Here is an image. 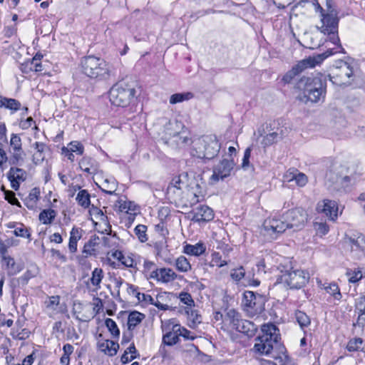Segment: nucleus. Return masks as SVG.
<instances>
[{"label": "nucleus", "instance_id": "f257e3e1", "mask_svg": "<svg viewBox=\"0 0 365 365\" xmlns=\"http://www.w3.org/2000/svg\"><path fill=\"white\" fill-rule=\"evenodd\" d=\"M315 12L319 14V23L317 29L323 34L328 36L329 40L336 47L329 48L324 53L329 51H336L333 54L340 52L343 49L338 35L339 17L331 0H315Z\"/></svg>", "mask_w": 365, "mask_h": 365}, {"label": "nucleus", "instance_id": "f03ea898", "mask_svg": "<svg viewBox=\"0 0 365 365\" xmlns=\"http://www.w3.org/2000/svg\"><path fill=\"white\" fill-rule=\"evenodd\" d=\"M261 331L262 334L255 339L252 351L256 355L277 358L280 339L278 328L273 324H266L262 326Z\"/></svg>", "mask_w": 365, "mask_h": 365}, {"label": "nucleus", "instance_id": "7ed1b4c3", "mask_svg": "<svg viewBox=\"0 0 365 365\" xmlns=\"http://www.w3.org/2000/svg\"><path fill=\"white\" fill-rule=\"evenodd\" d=\"M277 269L279 273L274 285L283 284L286 288L299 289L309 282V274L303 269H294L289 261L280 264Z\"/></svg>", "mask_w": 365, "mask_h": 365}, {"label": "nucleus", "instance_id": "20e7f679", "mask_svg": "<svg viewBox=\"0 0 365 365\" xmlns=\"http://www.w3.org/2000/svg\"><path fill=\"white\" fill-rule=\"evenodd\" d=\"M299 89L307 101L317 103L323 101L326 95V77L322 74L314 76L302 77L297 83Z\"/></svg>", "mask_w": 365, "mask_h": 365}, {"label": "nucleus", "instance_id": "39448f33", "mask_svg": "<svg viewBox=\"0 0 365 365\" xmlns=\"http://www.w3.org/2000/svg\"><path fill=\"white\" fill-rule=\"evenodd\" d=\"M83 72L89 78L107 80L115 76L112 66L104 59L93 56L84 57L81 60Z\"/></svg>", "mask_w": 365, "mask_h": 365}, {"label": "nucleus", "instance_id": "423d86ee", "mask_svg": "<svg viewBox=\"0 0 365 365\" xmlns=\"http://www.w3.org/2000/svg\"><path fill=\"white\" fill-rule=\"evenodd\" d=\"M135 90L125 82L115 84L109 91L110 103L119 107H126L133 100Z\"/></svg>", "mask_w": 365, "mask_h": 365}, {"label": "nucleus", "instance_id": "0eeeda50", "mask_svg": "<svg viewBox=\"0 0 365 365\" xmlns=\"http://www.w3.org/2000/svg\"><path fill=\"white\" fill-rule=\"evenodd\" d=\"M354 76L353 67L344 61L336 62L329 74L332 83L339 86L349 85L354 81Z\"/></svg>", "mask_w": 365, "mask_h": 365}, {"label": "nucleus", "instance_id": "6e6552de", "mask_svg": "<svg viewBox=\"0 0 365 365\" xmlns=\"http://www.w3.org/2000/svg\"><path fill=\"white\" fill-rule=\"evenodd\" d=\"M335 51H329V53H322L315 56H309L299 62H298L292 68L287 72L282 78V81L285 83H289L292 80L305 68H314L317 65L320 64L325 58L332 56Z\"/></svg>", "mask_w": 365, "mask_h": 365}, {"label": "nucleus", "instance_id": "1a4fd4ad", "mask_svg": "<svg viewBox=\"0 0 365 365\" xmlns=\"http://www.w3.org/2000/svg\"><path fill=\"white\" fill-rule=\"evenodd\" d=\"M264 298L252 291H245L243 294L242 306L247 315L252 317L264 310Z\"/></svg>", "mask_w": 365, "mask_h": 365}, {"label": "nucleus", "instance_id": "9d476101", "mask_svg": "<svg viewBox=\"0 0 365 365\" xmlns=\"http://www.w3.org/2000/svg\"><path fill=\"white\" fill-rule=\"evenodd\" d=\"M197 148H204L205 151H199V153H194L199 159L211 160L219 153L220 145L216 137H206L204 139L197 140Z\"/></svg>", "mask_w": 365, "mask_h": 365}, {"label": "nucleus", "instance_id": "9b49d317", "mask_svg": "<svg viewBox=\"0 0 365 365\" xmlns=\"http://www.w3.org/2000/svg\"><path fill=\"white\" fill-rule=\"evenodd\" d=\"M282 219L285 220L287 229L297 231L304 227L307 220V214L303 208L297 207L287 211L283 215Z\"/></svg>", "mask_w": 365, "mask_h": 365}, {"label": "nucleus", "instance_id": "f8f14e48", "mask_svg": "<svg viewBox=\"0 0 365 365\" xmlns=\"http://www.w3.org/2000/svg\"><path fill=\"white\" fill-rule=\"evenodd\" d=\"M235 165L233 158H224L217 165L214 166L212 175L210 177L212 182L215 183L231 175V172Z\"/></svg>", "mask_w": 365, "mask_h": 365}, {"label": "nucleus", "instance_id": "ddd939ff", "mask_svg": "<svg viewBox=\"0 0 365 365\" xmlns=\"http://www.w3.org/2000/svg\"><path fill=\"white\" fill-rule=\"evenodd\" d=\"M318 212L324 214L329 220L334 221L338 217V205L336 201L328 199L318 202L317 206Z\"/></svg>", "mask_w": 365, "mask_h": 365}, {"label": "nucleus", "instance_id": "4468645a", "mask_svg": "<svg viewBox=\"0 0 365 365\" xmlns=\"http://www.w3.org/2000/svg\"><path fill=\"white\" fill-rule=\"evenodd\" d=\"M177 274L170 268H156L149 275L150 279L156 280L158 282L168 284L175 280Z\"/></svg>", "mask_w": 365, "mask_h": 365}, {"label": "nucleus", "instance_id": "2eb2a0df", "mask_svg": "<svg viewBox=\"0 0 365 365\" xmlns=\"http://www.w3.org/2000/svg\"><path fill=\"white\" fill-rule=\"evenodd\" d=\"M287 226L284 219L282 220L276 217H269L263 223L264 230L270 235L282 233L287 229Z\"/></svg>", "mask_w": 365, "mask_h": 365}, {"label": "nucleus", "instance_id": "dca6fc26", "mask_svg": "<svg viewBox=\"0 0 365 365\" xmlns=\"http://www.w3.org/2000/svg\"><path fill=\"white\" fill-rule=\"evenodd\" d=\"M178 312L187 317V325L192 329L197 327L202 322V316L198 311L190 307H181Z\"/></svg>", "mask_w": 365, "mask_h": 365}, {"label": "nucleus", "instance_id": "f3484780", "mask_svg": "<svg viewBox=\"0 0 365 365\" xmlns=\"http://www.w3.org/2000/svg\"><path fill=\"white\" fill-rule=\"evenodd\" d=\"M213 218V210L207 205H200L192 212V220L194 222H209Z\"/></svg>", "mask_w": 365, "mask_h": 365}, {"label": "nucleus", "instance_id": "a211bd4d", "mask_svg": "<svg viewBox=\"0 0 365 365\" xmlns=\"http://www.w3.org/2000/svg\"><path fill=\"white\" fill-rule=\"evenodd\" d=\"M7 177L11 182V187L18 190L19 188V181H24L26 178L25 170L19 168H11L7 173Z\"/></svg>", "mask_w": 365, "mask_h": 365}, {"label": "nucleus", "instance_id": "6ab92c4d", "mask_svg": "<svg viewBox=\"0 0 365 365\" xmlns=\"http://www.w3.org/2000/svg\"><path fill=\"white\" fill-rule=\"evenodd\" d=\"M188 186V174L182 173L178 176L173 178L171 182L168 186L169 193H175L176 190H182Z\"/></svg>", "mask_w": 365, "mask_h": 365}, {"label": "nucleus", "instance_id": "aec40b11", "mask_svg": "<svg viewBox=\"0 0 365 365\" xmlns=\"http://www.w3.org/2000/svg\"><path fill=\"white\" fill-rule=\"evenodd\" d=\"M241 319V314L235 309H230L224 314L223 324L227 329H235Z\"/></svg>", "mask_w": 365, "mask_h": 365}, {"label": "nucleus", "instance_id": "412c9836", "mask_svg": "<svg viewBox=\"0 0 365 365\" xmlns=\"http://www.w3.org/2000/svg\"><path fill=\"white\" fill-rule=\"evenodd\" d=\"M115 207L120 212H124L130 215H135L139 211L138 206L133 202L120 198L115 203Z\"/></svg>", "mask_w": 365, "mask_h": 365}, {"label": "nucleus", "instance_id": "4be33fe9", "mask_svg": "<svg viewBox=\"0 0 365 365\" xmlns=\"http://www.w3.org/2000/svg\"><path fill=\"white\" fill-rule=\"evenodd\" d=\"M79 168L88 175H95L98 171V163L90 157H83L79 162Z\"/></svg>", "mask_w": 365, "mask_h": 365}, {"label": "nucleus", "instance_id": "5701e85b", "mask_svg": "<svg viewBox=\"0 0 365 365\" xmlns=\"http://www.w3.org/2000/svg\"><path fill=\"white\" fill-rule=\"evenodd\" d=\"M112 257L116 259L122 265L128 268H135L137 261L131 255H125L120 250H115L112 253Z\"/></svg>", "mask_w": 365, "mask_h": 365}, {"label": "nucleus", "instance_id": "b1692460", "mask_svg": "<svg viewBox=\"0 0 365 365\" xmlns=\"http://www.w3.org/2000/svg\"><path fill=\"white\" fill-rule=\"evenodd\" d=\"M98 347L105 354L113 356L117 354L119 344L111 340H102L98 341Z\"/></svg>", "mask_w": 365, "mask_h": 365}, {"label": "nucleus", "instance_id": "393cba45", "mask_svg": "<svg viewBox=\"0 0 365 365\" xmlns=\"http://www.w3.org/2000/svg\"><path fill=\"white\" fill-rule=\"evenodd\" d=\"M83 230L80 227H73L70 232L68 242V250L74 254L77 252L78 242L81 239Z\"/></svg>", "mask_w": 365, "mask_h": 365}, {"label": "nucleus", "instance_id": "a878e982", "mask_svg": "<svg viewBox=\"0 0 365 365\" xmlns=\"http://www.w3.org/2000/svg\"><path fill=\"white\" fill-rule=\"evenodd\" d=\"M184 128L182 123L178 120L169 121L165 126V135L168 136V139L175 138L180 133V130Z\"/></svg>", "mask_w": 365, "mask_h": 365}, {"label": "nucleus", "instance_id": "bb28decb", "mask_svg": "<svg viewBox=\"0 0 365 365\" xmlns=\"http://www.w3.org/2000/svg\"><path fill=\"white\" fill-rule=\"evenodd\" d=\"M41 191L38 187L31 190L29 195L24 199V204L29 210H34L37 207L38 201L40 199Z\"/></svg>", "mask_w": 365, "mask_h": 365}, {"label": "nucleus", "instance_id": "cd10ccee", "mask_svg": "<svg viewBox=\"0 0 365 365\" xmlns=\"http://www.w3.org/2000/svg\"><path fill=\"white\" fill-rule=\"evenodd\" d=\"M355 309L358 313L356 323L359 327H364L365 325V296L356 299Z\"/></svg>", "mask_w": 365, "mask_h": 365}, {"label": "nucleus", "instance_id": "c85d7f7f", "mask_svg": "<svg viewBox=\"0 0 365 365\" xmlns=\"http://www.w3.org/2000/svg\"><path fill=\"white\" fill-rule=\"evenodd\" d=\"M321 288L324 289L334 300L341 301L342 295L339 286L336 283H324L322 284Z\"/></svg>", "mask_w": 365, "mask_h": 365}, {"label": "nucleus", "instance_id": "c756f323", "mask_svg": "<svg viewBox=\"0 0 365 365\" xmlns=\"http://www.w3.org/2000/svg\"><path fill=\"white\" fill-rule=\"evenodd\" d=\"M256 329L257 328L254 323L250 321L242 319L235 330L245 334L248 336H251L254 334Z\"/></svg>", "mask_w": 365, "mask_h": 365}, {"label": "nucleus", "instance_id": "7c9ffc66", "mask_svg": "<svg viewBox=\"0 0 365 365\" xmlns=\"http://www.w3.org/2000/svg\"><path fill=\"white\" fill-rule=\"evenodd\" d=\"M187 197L189 203L191 206L197 204L203 199V195L201 194L200 187L197 184L195 185V187H191L187 190Z\"/></svg>", "mask_w": 365, "mask_h": 365}, {"label": "nucleus", "instance_id": "2f4dec72", "mask_svg": "<svg viewBox=\"0 0 365 365\" xmlns=\"http://www.w3.org/2000/svg\"><path fill=\"white\" fill-rule=\"evenodd\" d=\"M0 108H4L16 112L21 108V103L14 98H8L0 96Z\"/></svg>", "mask_w": 365, "mask_h": 365}, {"label": "nucleus", "instance_id": "473e14b6", "mask_svg": "<svg viewBox=\"0 0 365 365\" xmlns=\"http://www.w3.org/2000/svg\"><path fill=\"white\" fill-rule=\"evenodd\" d=\"M205 246L203 243L198 242L195 245H186L184 247V252L189 255L200 256L205 252Z\"/></svg>", "mask_w": 365, "mask_h": 365}, {"label": "nucleus", "instance_id": "72a5a7b5", "mask_svg": "<svg viewBox=\"0 0 365 365\" xmlns=\"http://www.w3.org/2000/svg\"><path fill=\"white\" fill-rule=\"evenodd\" d=\"M174 266L180 272H187L192 268L188 259L182 255L175 259Z\"/></svg>", "mask_w": 365, "mask_h": 365}, {"label": "nucleus", "instance_id": "f704fd0d", "mask_svg": "<svg viewBox=\"0 0 365 365\" xmlns=\"http://www.w3.org/2000/svg\"><path fill=\"white\" fill-rule=\"evenodd\" d=\"M145 318V315L138 312H131L128 319V328L129 330H133Z\"/></svg>", "mask_w": 365, "mask_h": 365}, {"label": "nucleus", "instance_id": "c9c22d12", "mask_svg": "<svg viewBox=\"0 0 365 365\" xmlns=\"http://www.w3.org/2000/svg\"><path fill=\"white\" fill-rule=\"evenodd\" d=\"M104 277L103 271L101 268H95L91 273V277L90 279L91 283L98 290L101 289V283Z\"/></svg>", "mask_w": 365, "mask_h": 365}, {"label": "nucleus", "instance_id": "e433bc0d", "mask_svg": "<svg viewBox=\"0 0 365 365\" xmlns=\"http://www.w3.org/2000/svg\"><path fill=\"white\" fill-rule=\"evenodd\" d=\"M90 198V194L86 190H81L76 195V200L80 206L88 208L91 205Z\"/></svg>", "mask_w": 365, "mask_h": 365}, {"label": "nucleus", "instance_id": "4c0bfd02", "mask_svg": "<svg viewBox=\"0 0 365 365\" xmlns=\"http://www.w3.org/2000/svg\"><path fill=\"white\" fill-rule=\"evenodd\" d=\"M194 97L191 92L178 93L173 94L170 98V103L176 104L183 101H189Z\"/></svg>", "mask_w": 365, "mask_h": 365}, {"label": "nucleus", "instance_id": "58836bf2", "mask_svg": "<svg viewBox=\"0 0 365 365\" xmlns=\"http://www.w3.org/2000/svg\"><path fill=\"white\" fill-rule=\"evenodd\" d=\"M89 213L92 220H96L106 224L108 223V217L100 208L93 205L89 210Z\"/></svg>", "mask_w": 365, "mask_h": 365}, {"label": "nucleus", "instance_id": "ea45409f", "mask_svg": "<svg viewBox=\"0 0 365 365\" xmlns=\"http://www.w3.org/2000/svg\"><path fill=\"white\" fill-rule=\"evenodd\" d=\"M56 217V212L52 209L43 210L39 214V220L44 225H48L52 222Z\"/></svg>", "mask_w": 365, "mask_h": 365}, {"label": "nucleus", "instance_id": "a19ab883", "mask_svg": "<svg viewBox=\"0 0 365 365\" xmlns=\"http://www.w3.org/2000/svg\"><path fill=\"white\" fill-rule=\"evenodd\" d=\"M170 293L165 292L164 294H158L156 299H154V303L152 304L155 306L158 309L166 311L170 309V306L164 302Z\"/></svg>", "mask_w": 365, "mask_h": 365}, {"label": "nucleus", "instance_id": "79ce46f5", "mask_svg": "<svg viewBox=\"0 0 365 365\" xmlns=\"http://www.w3.org/2000/svg\"><path fill=\"white\" fill-rule=\"evenodd\" d=\"M74 347L70 344H66L63 346V354L60 359L62 365H70V356L73 353Z\"/></svg>", "mask_w": 365, "mask_h": 365}, {"label": "nucleus", "instance_id": "37998d69", "mask_svg": "<svg viewBox=\"0 0 365 365\" xmlns=\"http://www.w3.org/2000/svg\"><path fill=\"white\" fill-rule=\"evenodd\" d=\"M100 187L103 192L108 195H113L115 192L116 183L113 179H105Z\"/></svg>", "mask_w": 365, "mask_h": 365}, {"label": "nucleus", "instance_id": "c03bdc74", "mask_svg": "<svg viewBox=\"0 0 365 365\" xmlns=\"http://www.w3.org/2000/svg\"><path fill=\"white\" fill-rule=\"evenodd\" d=\"M14 235L16 237L26 238L31 240V229L26 227L24 225L19 223V226L13 232Z\"/></svg>", "mask_w": 365, "mask_h": 365}, {"label": "nucleus", "instance_id": "a18cd8bd", "mask_svg": "<svg viewBox=\"0 0 365 365\" xmlns=\"http://www.w3.org/2000/svg\"><path fill=\"white\" fill-rule=\"evenodd\" d=\"M280 138V135L277 132L269 133L263 136L261 143L265 147L270 146L277 143Z\"/></svg>", "mask_w": 365, "mask_h": 365}, {"label": "nucleus", "instance_id": "49530a36", "mask_svg": "<svg viewBox=\"0 0 365 365\" xmlns=\"http://www.w3.org/2000/svg\"><path fill=\"white\" fill-rule=\"evenodd\" d=\"M179 340V334L178 331H175L173 328L171 331L165 334L163 337V341L165 344L172 346L175 344Z\"/></svg>", "mask_w": 365, "mask_h": 365}, {"label": "nucleus", "instance_id": "de8ad7c7", "mask_svg": "<svg viewBox=\"0 0 365 365\" xmlns=\"http://www.w3.org/2000/svg\"><path fill=\"white\" fill-rule=\"evenodd\" d=\"M59 305L60 297L58 295L51 296L48 298V300L46 302V308L53 312H62V310H58Z\"/></svg>", "mask_w": 365, "mask_h": 365}, {"label": "nucleus", "instance_id": "09e8293b", "mask_svg": "<svg viewBox=\"0 0 365 365\" xmlns=\"http://www.w3.org/2000/svg\"><path fill=\"white\" fill-rule=\"evenodd\" d=\"M352 250H359L365 256V236L359 235L356 239L351 240Z\"/></svg>", "mask_w": 365, "mask_h": 365}, {"label": "nucleus", "instance_id": "8fccbe9b", "mask_svg": "<svg viewBox=\"0 0 365 365\" xmlns=\"http://www.w3.org/2000/svg\"><path fill=\"white\" fill-rule=\"evenodd\" d=\"M83 150L84 148L83 145L78 141H72L67 147H63L62 148V152L71 151L73 153H76L78 155H82L83 153Z\"/></svg>", "mask_w": 365, "mask_h": 365}, {"label": "nucleus", "instance_id": "3c124183", "mask_svg": "<svg viewBox=\"0 0 365 365\" xmlns=\"http://www.w3.org/2000/svg\"><path fill=\"white\" fill-rule=\"evenodd\" d=\"M33 146L35 150H36V153L34 155V161L35 163L37 162L43 161L44 159L43 153L46 148V145L41 142H36Z\"/></svg>", "mask_w": 365, "mask_h": 365}, {"label": "nucleus", "instance_id": "603ef678", "mask_svg": "<svg viewBox=\"0 0 365 365\" xmlns=\"http://www.w3.org/2000/svg\"><path fill=\"white\" fill-rule=\"evenodd\" d=\"M147 227L144 225H138L134 229V233L140 242L148 240Z\"/></svg>", "mask_w": 365, "mask_h": 365}, {"label": "nucleus", "instance_id": "864d4df0", "mask_svg": "<svg viewBox=\"0 0 365 365\" xmlns=\"http://www.w3.org/2000/svg\"><path fill=\"white\" fill-rule=\"evenodd\" d=\"M24 156L25 153L23 150H13L9 163L11 165H21L24 162Z\"/></svg>", "mask_w": 365, "mask_h": 365}, {"label": "nucleus", "instance_id": "5fc2aeb1", "mask_svg": "<svg viewBox=\"0 0 365 365\" xmlns=\"http://www.w3.org/2000/svg\"><path fill=\"white\" fill-rule=\"evenodd\" d=\"M105 324L106 327L108 328V331L110 332V334L116 338H118L120 336V330L115 323V321H113L110 318H107L105 321Z\"/></svg>", "mask_w": 365, "mask_h": 365}, {"label": "nucleus", "instance_id": "6e6d98bb", "mask_svg": "<svg viewBox=\"0 0 365 365\" xmlns=\"http://www.w3.org/2000/svg\"><path fill=\"white\" fill-rule=\"evenodd\" d=\"M295 317L297 322L299 324V326L303 328L306 327L310 324L309 317L307 315L306 313L302 311H297L295 313Z\"/></svg>", "mask_w": 365, "mask_h": 365}, {"label": "nucleus", "instance_id": "4d7b16f0", "mask_svg": "<svg viewBox=\"0 0 365 365\" xmlns=\"http://www.w3.org/2000/svg\"><path fill=\"white\" fill-rule=\"evenodd\" d=\"M363 340L361 338H354L349 341L346 349L349 351H357L361 348Z\"/></svg>", "mask_w": 365, "mask_h": 365}, {"label": "nucleus", "instance_id": "13d9d810", "mask_svg": "<svg viewBox=\"0 0 365 365\" xmlns=\"http://www.w3.org/2000/svg\"><path fill=\"white\" fill-rule=\"evenodd\" d=\"M227 264L226 260H222L221 255L219 252H213L212 254V259L210 263V267H222Z\"/></svg>", "mask_w": 365, "mask_h": 365}, {"label": "nucleus", "instance_id": "bf43d9fd", "mask_svg": "<svg viewBox=\"0 0 365 365\" xmlns=\"http://www.w3.org/2000/svg\"><path fill=\"white\" fill-rule=\"evenodd\" d=\"M173 330L178 331L179 336H183L185 339H194L195 336H193L189 330L185 327H181L180 324L173 325Z\"/></svg>", "mask_w": 365, "mask_h": 365}, {"label": "nucleus", "instance_id": "052dcab7", "mask_svg": "<svg viewBox=\"0 0 365 365\" xmlns=\"http://www.w3.org/2000/svg\"><path fill=\"white\" fill-rule=\"evenodd\" d=\"M178 298L182 304L186 305L185 307H190L192 308L195 307V302L190 293L182 292L179 294Z\"/></svg>", "mask_w": 365, "mask_h": 365}, {"label": "nucleus", "instance_id": "680f3d73", "mask_svg": "<svg viewBox=\"0 0 365 365\" xmlns=\"http://www.w3.org/2000/svg\"><path fill=\"white\" fill-rule=\"evenodd\" d=\"M348 280L351 283H356L361 280L363 277L362 272L360 269H350L346 272Z\"/></svg>", "mask_w": 365, "mask_h": 365}, {"label": "nucleus", "instance_id": "e2e57ef3", "mask_svg": "<svg viewBox=\"0 0 365 365\" xmlns=\"http://www.w3.org/2000/svg\"><path fill=\"white\" fill-rule=\"evenodd\" d=\"M10 145L13 150L19 151L22 149V143L20 136L17 134L12 133L10 139Z\"/></svg>", "mask_w": 365, "mask_h": 365}, {"label": "nucleus", "instance_id": "0e129e2a", "mask_svg": "<svg viewBox=\"0 0 365 365\" xmlns=\"http://www.w3.org/2000/svg\"><path fill=\"white\" fill-rule=\"evenodd\" d=\"M314 230L317 232V234L320 235V236H323V235H327L328 233L329 230V227L327 225V224L326 222H314Z\"/></svg>", "mask_w": 365, "mask_h": 365}, {"label": "nucleus", "instance_id": "69168bd1", "mask_svg": "<svg viewBox=\"0 0 365 365\" xmlns=\"http://www.w3.org/2000/svg\"><path fill=\"white\" fill-rule=\"evenodd\" d=\"M245 275V271L243 267H240L231 270V278L235 282H240Z\"/></svg>", "mask_w": 365, "mask_h": 365}, {"label": "nucleus", "instance_id": "338daca9", "mask_svg": "<svg viewBox=\"0 0 365 365\" xmlns=\"http://www.w3.org/2000/svg\"><path fill=\"white\" fill-rule=\"evenodd\" d=\"M2 190L4 191L5 199L11 205H17L21 207V204L15 196V193L12 191L5 190L4 187H2Z\"/></svg>", "mask_w": 365, "mask_h": 365}, {"label": "nucleus", "instance_id": "774afa93", "mask_svg": "<svg viewBox=\"0 0 365 365\" xmlns=\"http://www.w3.org/2000/svg\"><path fill=\"white\" fill-rule=\"evenodd\" d=\"M185 133L182 132V130H180V133L178 134L175 138L178 139L175 141L177 143V144L180 146L187 145L190 143L191 139L187 135H185Z\"/></svg>", "mask_w": 365, "mask_h": 365}]
</instances>
